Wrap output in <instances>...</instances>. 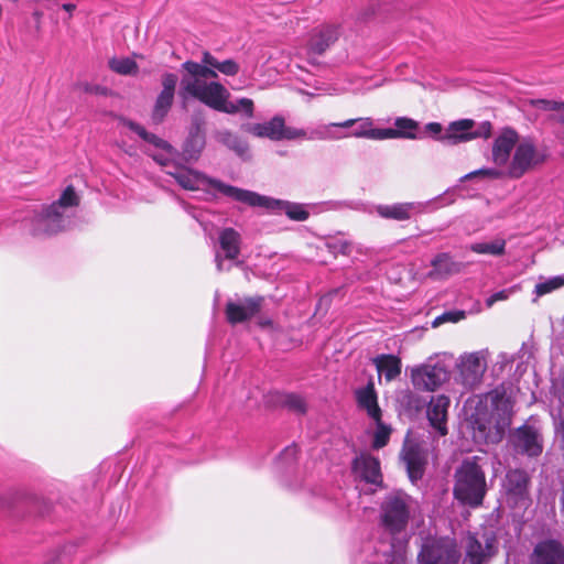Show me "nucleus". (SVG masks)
<instances>
[{
	"label": "nucleus",
	"instance_id": "nucleus-1",
	"mask_svg": "<svg viewBox=\"0 0 564 564\" xmlns=\"http://www.w3.org/2000/svg\"><path fill=\"white\" fill-rule=\"evenodd\" d=\"M184 74L180 82V97L186 100L188 97L195 98L207 107L227 115L242 113L247 118H252L254 113V104L250 98H239L230 101L229 90L215 79L218 73L226 76H235L240 70V65L231 59L219 62L208 51L203 52L202 63L186 61L182 64Z\"/></svg>",
	"mask_w": 564,
	"mask_h": 564
},
{
	"label": "nucleus",
	"instance_id": "nucleus-2",
	"mask_svg": "<svg viewBox=\"0 0 564 564\" xmlns=\"http://www.w3.org/2000/svg\"><path fill=\"white\" fill-rule=\"evenodd\" d=\"M491 161L495 167L473 171L464 175L460 182L478 176L519 180L540 166L545 161V155L531 139H519L516 130L505 128L492 142Z\"/></svg>",
	"mask_w": 564,
	"mask_h": 564
},
{
	"label": "nucleus",
	"instance_id": "nucleus-3",
	"mask_svg": "<svg viewBox=\"0 0 564 564\" xmlns=\"http://www.w3.org/2000/svg\"><path fill=\"white\" fill-rule=\"evenodd\" d=\"M512 403L505 392L494 390L478 398L470 414L473 437L477 443H499L511 423Z\"/></svg>",
	"mask_w": 564,
	"mask_h": 564
},
{
	"label": "nucleus",
	"instance_id": "nucleus-4",
	"mask_svg": "<svg viewBox=\"0 0 564 564\" xmlns=\"http://www.w3.org/2000/svg\"><path fill=\"white\" fill-rule=\"evenodd\" d=\"M160 164L166 167V173L175 178V181L187 191H207L208 187L215 188L220 194L236 200H247L252 197L247 193V189H242L229 184H226L219 180L212 178L198 171L185 167L183 165L173 164L170 165L167 162L156 159Z\"/></svg>",
	"mask_w": 564,
	"mask_h": 564
},
{
	"label": "nucleus",
	"instance_id": "nucleus-5",
	"mask_svg": "<svg viewBox=\"0 0 564 564\" xmlns=\"http://www.w3.org/2000/svg\"><path fill=\"white\" fill-rule=\"evenodd\" d=\"M79 198L73 186H67L61 197L34 215L30 220V230L34 236H50L64 230L68 224L66 209L77 206Z\"/></svg>",
	"mask_w": 564,
	"mask_h": 564
},
{
	"label": "nucleus",
	"instance_id": "nucleus-6",
	"mask_svg": "<svg viewBox=\"0 0 564 564\" xmlns=\"http://www.w3.org/2000/svg\"><path fill=\"white\" fill-rule=\"evenodd\" d=\"M486 491V476L478 458L464 459L455 471V498L464 505L478 507L482 503Z\"/></svg>",
	"mask_w": 564,
	"mask_h": 564
},
{
	"label": "nucleus",
	"instance_id": "nucleus-7",
	"mask_svg": "<svg viewBox=\"0 0 564 564\" xmlns=\"http://www.w3.org/2000/svg\"><path fill=\"white\" fill-rule=\"evenodd\" d=\"M240 129L257 138H268L272 141L295 140V139H326L323 131H313L307 135L304 129H297L285 126V120L281 116H274L272 119L261 123H242Z\"/></svg>",
	"mask_w": 564,
	"mask_h": 564
},
{
	"label": "nucleus",
	"instance_id": "nucleus-8",
	"mask_svg": "<svg viewBox=\"0 0 564 564\" xmlns=\"http://www.w3.org/2000/svg\"><path fill=\"white\" fill-rule=\"evenodd\" d=\"M411 513V498L403 492L388 495L381 505V523L395 534L405 530Z\"/></svg>",
	"mask_w": 564,
	"mask_h": 564
},
{
	"label": "nucleus",
	"instance_id": "nucleus-9",
	"mask_svg": "<svg viewBox=\"0 0 564 564\" xmlns=\"http://www.w3.org/2000/svg\"><path fill=\"white\" fill-rule=\"evenodd\" d=\"M460 551L448 538L426 540L417 555V564H458Z\"/></svg>",
	"mask_w": 564,
	"mask_h": 564
},
{
	"label": "nucleus",
	"instance_id": "nucleus-10",
	"mask_svg": "<svg viewBox=\"0 0 564 564\" xmlns=\"http://www.w3.org/2000/svg\"><path fill=\"white\" fill-rule=\"evenodd\" d=\"M492 126L484 121L476 126L471 119H460L448 124L447 129L440 137V141L449 145L468 142L478 138L487 139L491 135Z\"/></svg>",
	"mask_w": 564,
	"mask_h": 564
},
{
	"label": "nucleus",
	"instance_id": "nucleus-11",
	"mask_svg": "<svg viewBox=\"0 0 564 564\" xmlns=\"http://www.w3.org/2000/svg\"><path fill=\"white\" fill-rule=\"evenodd\" d=\"M487 350L464 354L457 361L458 380L466 389L480 383L487 369Z\"/></svg>",
	"mask_w": 564,
	"mask_h": 564
},
{
	"label": "nucleus",
	"instance_id": "nucleus-12",
	"mask_svg": "<svg viewBox=\"0 0 564 564\" xmlns=\"http://www.w3.org/2000/svg\"><path fill=\"white\" fill-rule=\"evenodd\" d=\"M330 127H356L350 133L346 134L345 137L366 138L371 140H387L393 138L397 134L395 131H392V128H375L371 118L348 119L343 122L330 123L329 126L323 127L318 131H323L326 138H334L333 135L328 134V129Z\"/></svg>",
	"mask_w": 564,
	"mask_h": 564
},
{
	"label": "nucleus",
	"instance_id": "nucleus-13",
	"mask_svg": "<svg viewBox=\"0 0 564 564\" xmlns=\"http://www.w3.org/2000/svg\"><path fill=\"white\" fill-rule=\"evenodd\" d=\"M449 373L444 365L423 364L411 370V380L419 390L434 391L446 382Z\"/></svg>",
	"mask_w": 564,
	"mask_h": 564
},
{
	"label": "nucleus",
	"instance_id": "nucleus-14",
	"mask_svg": "<svg viewBox=\"0 0 564 564\" xmlns=\"http://www.w3.org/2000/svg\"><path fill=\"white\" fill-rule=\"evenodd\" d=\"M247 193L252 197L247 200H239L252 207H263L273 212H285V214L293 220L303 221L307 219L308 213L300 204H292L285 200L274 199L268 196L260 195L256 192L247 189Z\"/></svg>",
	"mask_w": 564,
	"mask_h": 564
},
{
	"label": "nucleus",
	"instance_id": "nucleus-15",
	"mask_svg": "<svg viewBox=\"0 0 564 564\" xmlns=\"http://www.w3.org/2000/svg\"><path fill=\"white\" fill-rule=\"evenodd\" d=\"M178 82V77L174 73H164L161 76L162 90L156 97L153 111L152 120L155 123H160L164 120L169 113L175 96V88Z\"/></svg>",
	"mask_w": 564,
	"mask_h": 564
},
{
	"label": "nucleus",
	"instance_id": "nucleus-16",
	"mask_svg": "<svg viewBox=\"0 0 564 564\" xmlns=\"http://www.w3.org/2000/svg\"><path fill=\"white\" fill-rule=\"evenodd\" d=\"M497 551L496 538L484 534L481 540L469 535L466 545L465 564H487Z\"/></svg>",
	"mask_w": 564,
	"mask_h": 564
},
{
	"label": "nucleus",
	"instance_id": "nucleus-17",
	"mask_svg": "<svg viewBox=\"0 0 564 564\" xmlns=\"http://www.w3.org/2000/svg\"><path fill=\"white\" fill-rule=\"evenodd\" d=\"M528 485L529 477L525 471L521 469L509 470L503 481L508 501L514 506H527Z\"/></svg>",
	"mask_w": 564,
	"mask_h": 564
},
{
	"label": "nucleus",
	"instance_id": "nucleus-18",
	"mask_svg": "<svg viewBox=\"0 0 564 564\" xmlns=\"http://www.w3.org/2000/svg\"><path fill=\"white\" fill-rule=\"evenodd\" d=\"M218 241L224 256L215 254L216 268L219 272L229 270L225 267V260H235L240 253L241 237L234 228H224L218 236Z\"/></svg>",
	"mask_w": 564,
	"mask_h": 564
},
{
	"label": "nucleus",
	"instance_id": "nucleus-19",
	"mask_svg": "<svg viewBox=\"0 0 564 564\" xmlns=\"http://www.w3.org/2000/svg\"><path fill=\"white\" fill-rule=\"evenodd\" d=\"M263 299L246 297L238 301H229L226 304V317L230 324H238L252 318L259 313Z\"/></svg>",
	"mask_w": 564,
	"mask_h": 564
},
{
	"label": "nucleus",
	"instance_id": "nucleus-20",
	"mask_svg": "<svg viewBox=\"0 0 564 564\" xmlns=\"http://www.w3.org/2000/svg\"><path fill=\"white\" fill-rule=\"evenodd\" d=\"M530 564H564V546L555 540L539 542L530 555Z\"/></svg>",
	"mask_w": 564,
	"mask_h": 564
},
{
	"label": "nucleus",
	"instance_id": "nucleus-21",
	"mask_svg": "<svg viewBox=\"0 0 564 564\" xmlns=\"http://www.w3.org/2000/svg\"><path fill=\"white\" fill-rule=\"evenodd\" d=\"M352 471L368 484L379 486L382 482L380 463L369 454H361L354 459Z\"/></svg>",
	"mask_w": 564,
	"mask_h": 564
},
{
	"label": "nucleus",
	"instance_id": "nucleus-22",
	"mask_svg": "<svg viewBox=\"0 0 564 564\" xmlns=\"http://www.w3.org/2000/svg\"><path fill=\"white\" fill-rule=\"evenodd\" d=\"M516 448L529 456L542 453V441L538 431L532 426H521L512 435Z\"/></svg>",
	"mask_w": 564,
	"mask_h": 564
},
{
	"label": "nucleus",
	"instance_id": "nucleus-23",
	"mask_svg": "<svg viewBox=\"0 0 564 564\" xmlns=\"http://www.w3.org/2000/svg\"><path fill=\"white\" fill-rule=\"evenodd\" d=\"M449 398L441 394L433 397L427 405V419L441 436L447 434L446 421L449 406Z\"/></svg>",
	"mask_w": 564,
	"mask_h": 564
},
{
	"label": "nucleus",
	"instance_id": "nucleus-24",
	"mask_svg": "<svg viewBox=\"0 0 564 564\" xmlns=\"http://www.w3.org/2000/svg\"><path fill=\"white\" fill-rule=\"evenodd\" d=\"M420 203H397L392 205H378L377 214L384 219L398 221L409 220L413 215L421 213Z\"/></svg>",
	"mask_w": 564,
	"mask_h": 564
},
{
	"label": "nucleus",
	"instance_id": "nucleus-25",
	"mask_svg": "<svg viewBox=\"0 0 564 564\" xmlns=\"http://www.w3.org/2000/svg\"><path fill=\"white\" fill-rule=\"evenodd\" d=\"M339 37L337 25H323L316 29L308 42V50L315 54H323Z\"/></svg>",
	"mask_w": 564,
	"mask_h": 564
},
{
	"label": "nucleus",
	"instance_id": "nucleus-26",
	"mask_svg": "<svg viewBox=\"0 0 564 564\" xmlns=\"http://www.w3.org/2000/svg\"><path fill=\"white\" fill-rule=\"evenodd\" d=\"M214 138L218 143L235 152L242 160H249L251 158L248 142L241 139L237 133L228 129H223L216 131Z\"/></svg>",
	"mask_w": 564,
	"mask_h": 564
},
{
	"label": "nucleus",
	"instance_id": "nucleus-27",
	"mask_svg": "<svg viewBox=\"0 0 564 564\" xmlns=\"http://www.w3.org/2000/svg\"><path fill=\"white\" fill-rule=\"evenodd\" d=\"M356 398L359 408L367 411L369 417L373 421H379L381 416V410L377 402V394L373 384L370 382L365 388L356 391Z\"/></svg>",
	"mask_w": 564,
	"mask_h": 564
},
{
	"label": "nucleus",
	"instance_id": "nucleus-28",
	"mask_svg": "<svg viewBox=\"0 0 564 564\" xmlns=\"http://www.w3.org/2000/svg\"><path fill=\"white\" fill-rule=\"evenodd\" d=\"M433 270L430 276L433 279H443L459 271V263L453 261L448 253L437 254L431 262Z\"/></svg>",
	"mask_w": 564,
	"mask_h": 564
},
{
	"label": "nucleus",
	"instance_id": "nucleus-29",
	"mask_svg": "<svg viewBox=\"0 0 564 564\" xmlns=\"http://www.w3.org/2000/svg\"><path fill=\"white\" fill-rule=\"evenodd\" d=\"M379 375H383L387 381H392L401 373V360L394 355H380L373 359Z\"/></svg>",
	"mask_w": 564,
	"mask_h": 564
},
{
	"label": "nucleus",
	"instance_id": "nucleus-30",
	"mask_svg": "<svg viewBox=\"0 0 564 564\" xmlns=\"http://www.w3.org/2000/svg\"><path fill=\"white\" fill-rule=\"evenodd\" d=\"M403 460L406 465L409 476L412 480L423 475L424 459L415 447H408L403 451Z\"/></svg>",
	"mask_w": 564,
	"mask_h": 564
},
{
	"label": "nucleus",
	"instance_id": "nucleus-31",
	"mask_svg": "<svg viewBox=\"0 0 564 564\" xmlns=\"http://www.w3.org/2000/svg\"><path fill=\"white\" fill-rule=\"evenodd\" d=\"M507 241L503 238H495L490 241L474 242L469 246V250L478 254H489L499 257L506 252Z\"/></svg>",
	"mask_w": 564,
	"mask_h": 564
},
{
	"label": "nucleus",
	"instance_id": "nucleus-32",
	"mask_svg": "<svg viewBox=\"0 0 564 564\" xmlns=\"http://www.w3.org/2000/svg\"><path fill=\"white\" fill-rule=\"evenodd\" d=\"M124 124L130 130L140 135V138H142L144 141L154 144L156 148L164 149L171 152L172 147L166 141L160 139L153 133L148 132L142 126L129 120H126Z\"/></svg>",
	"mask_w": 564,
	"mask_h": 564
},
{
	"label": "nucleus",
	"instance_id": "nucleus-33",
	"mask_svg": "<svg viewBox=\"0 0 564 564\" xmlns=\"http://www.w3.org/2000/svg\"><path fill=\"white\" fill-rule=\"evenodd\" d=\"M109 68L119 75H135L139 70L138 64L130 57H112L108 62Z\"/></svg>",
	"mask_w": 564,
	"mask_h": 564
},
{
	"label": "nucleus",
	"instance_id": "nucleus-34",
	"mask_svg": "<svg viewBox=\"0 0 564 564\" xmlns=\"http://www.w3.org/2000/svg\"><path fill=\"white\" fill-rule=\"evenodd\" d=\"M395 129H392V131H395L397 134L392 138H406V139H415V130L419 127V123L410 118L406 117H400L395 119Z\"/></svg>",
	"mask_w": 564,
	"mask_h": 564
},
{
	"label": "nucleus",
	"instance_id": "nucleus-35",
	"mask_svg": "<svg viewBox=\"0 0 564 564\" xmlns=\"http://www.w3.org/2000/svg\"><path fill=\"white\" fill-rule=\"evenodd\" d=\"M564 286V274L549 278L535 285V294L538 296L551 293L560 288Z\"/></svg>",
	"mask_w": 564,
	"mask_h": 564
},
{
	"label": "nucleus",
	"instance_id": "nucleus-36",
	"mask_svg": "<svg viewBox=\"0 0 564 564\" xmlns=\"http://www.w3.org/2000/svg\"><path fill=\"white\" fill-rule=\"evenodd\" d=\"M560 409L555 419L556 434L561 438L562 448L564 451V377L557 388Z\"/></svg>",
	"mask_w": 564,
	"mask_h": 564
},
{
	"label": "nucleus",
	"instance_id": "nucleus-37",
	"mask_svg": "<svg viewBox=\"0 0 564 564\" xmlns=\"http://www.w3.org/2000/svg\"><path fill=\"white\" fill-rule=\"evenodd\" d=\"M532 104L539 109L556 110L558 112L557 120L561 123V133L564 139V104L545 99L533 100Z\"/></svg>",
	"mask_w": 564,
	"mask_h": 564
},
{
	"label": "nucleus",
	"instance_id": "nucleus-38",
	"mask_svg": "<svg viewBox=\"0 0 564 564\" xmlns=\"http://www.w3.org/2000/svg\"><path fill=\"white\" fill-rule=\"evenodd\" d=\"M375 422L377 425V430H376L375 438H373V447L381 448V447L386 446V444L388 443L390 433H391V429L388 425L382 423L381 416H379V421H375Z\"/></svg>",
	"mask_w": 564,
	"mask_h": 564
},
{
	"label": "nucleus",
	"instance_id": "nucleus-39",
	"mask_svg": "<svg viewBox=\"0 0 564 564\" xmlns=\"http://www.w3.org/2000/svg\"><path fill=\"white\" fill-rule=\"evenodd\" d=\"M281 403L289 408L290 410H293L297 413H304L306 410L305 401L304 399L294 393L284 394L281 398Z\"/></svg>",
	"mask_w": 564,
	"mask_h": 564
},
{
	"label": "nucleus",
	"instance_id": "nucleus-40",
	"mask_svg": "<svg viewBox=\"0 0 564 564\" xmlns=\"http://www.w3.org/2000/svg\"><path fill=\"white\" fill-rule=\"evenodd\" d=\"M328 250L334 254H349L351 252L352 243L349 240L335 238L326 243Z\"/></svg>",
	"mask_w": 564,
	"mask_h": 564
},
{
	"label": "nucleus",
	"instance_id": "nucleus-41",
	"mask_svg": "<svg viewBox=\"0 0 564 564\" xmlns=\"http://www.w3.org/2000/svg\"><path fill=\"white\" fill-rule=\"evenodd\" d=\"M465 317H466L465 311H449V312H445L442 315L437 316L433 321L432 325H433V327H437L441 324L447 323V322L457 323V322L464 319Z\"/></svg>",
	"mask_w": 564,
	"mask_h": 564
},
{
	"label": "nucleus",
	"instance_id": "nucleus-42",
	"mask_svg": "<svg viewBox=\"0 0 564 564\" xmlns=\"http://www.w3.org/2000/svg\"><path fill=\"white\" fill-rule=\"evenodd\" d=\"M203 147V140H192L187 142L184 148V155L186 160H197Z\"/></svg>",
	"mask_w": 564,
	"mask_h": 564
},
{
	"label": "nucleus",
	"instance_id": "nucleus-43",
	"mask_svg": "<svg viewBox=\"0 0 564 564\" xmlns=\"http://www.w3.org/2000/svg\"><path fill=\"white\" fill-rule=\"evenodd\" d=\"M511 293H512V290L507 289V290H501V291H498V292L491 294L486 300L487 307H491L496 302L508 300Z\"/></svg>",
	"mask_w": 564,
	"mask_h": 564
},
{
	"label": "nucleus",
	"instance_id": "nucleus-44",
	"mask_svg": "<svg viewBox=\"0 0 564 564\" xmlns=\"http://www.w3.org/2000/svg\"><path fill=\"white\" fill-rule=\"evenodd\" d=\"M425 131L440 140V137L443 135V127L438 122H430L425 126Z\"/></svg>",
	"mask_w": 564,
	"mask_h": 564
},
{
	"label": "nucleus",
	"instance_id": "nucleus-45",
	"mask_svg": "<svg viewBox=\"0 0 564 564\" xmlns=\"http://www.w3.org/2000/svg\"><path fill=\"white\" fill-rule=\"evenodd\" d=\"M84 91L88 93V94H94V95H107L108 94V89L106 87H102L99 85H90V84L84 85Z\"/></svg>",
	"mask_w": 564,
	"mask_h": 564
},
{
	"label": "nucleus",
	"instance_id": "nucleus-46",
	"mask_svg": "<svg viewBox=\"0 0 564 564\" xmlns=\"http://www.w3.org/2000/svg\"><path fill=\"white\" fill-rule=\"evenodd\" d=\"M296 455V447H288L285 448L284 453H283V457L285 456H290V457H294Z\"/></svg>",
	"mask_w": 564,
	"mask_h": 564
},
{
	"label": "nucleus",
	"instance_id": "nucleus-47",
	"mask_svg": "<svg viewBox=\"0 0 564 564\" xmlns=\"http://www.w3.org/2000/svg\"><path fill=\"white\" fill-rule=\"evenodd\" d=\"M63 9L68 11V12H72L73 10H75V4L65 3V4H63Z\"/></svg>",
	"mask_w": 564,
	"mask_h": 564
}]
</instances>
